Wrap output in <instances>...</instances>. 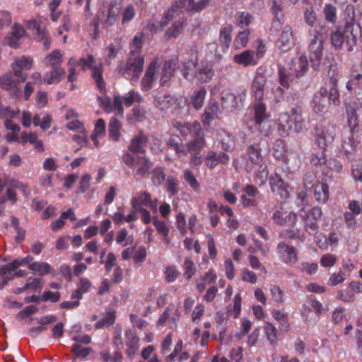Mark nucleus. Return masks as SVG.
Segmentation results:
<instances>
[{"label":"nucleus","mask_w":362,"mask_h":362,"mask_svg":"<svg viewBox=\"0 0 362 362\" xmlns=\"http://www.w3.org/2000/svg\"><path fill=\"white\" fill-rule=\"evenodd\" d=\"M253 110L255 115V122L265 120L271 117L270 113L267 111L266 105L262 100H257L253 105Z\"/></svg>","instance_id":"nucleus-34"},{"label":"nucleus","mask_w":362,"mask_h":362,"mask_svg":"<svg viewBox=\"0 0 362 362\" xmlns=\"http://www.w3.org/2000/svg\"><path fill=\"white\" fill-rule=\"evenodd\" d=\"M303 321L308 325H313L317 322L316 315L313 313L312 308L306 305H303L300 309Z\"/></svg>","instance_id":"nucleus-44"},{"label":"nucleus","mask_w":362,"mask_h":362,"mask_svg":"<svg viewBox=\"0 0 362 362\" xmlns=\"http://www.w3.org/2000/svg\"><path fill=\"white\" fill-rule=\"evenodd\" d=\"M122 126L121 122L115 117H112L108 124V134L111 140L118 141L121 136Z\"/></svg>","instance_id":"nucleus-35"},{"label":"nucleus","mask_w":362,"mask_h":362,"mask_svg":"<svg viewBox=\"0 0 362 362\" xmlns=\"http://www.w3.org/2000/svg\"><path fill=\"white\" fill-rule=\"evenodd\" d=\"M262 148L264 151H269V145L266 141H260L250 144L247 148V154L250 160L254 164H259L263 159Z\"/></svg>","instance_id":"nucleus-16"},{"label":"nucleus","mask_w":362,"mask_h":362,"mask_svg":"<svg viewBox=\"0 0 362 362\" xmlns=\"http://www.w3.org/2000/svg\"><path fill=\"white\" fill-rule=\"evenodd\" d=\"M11 65L19 67V69L23 70H29L32 68L33 61L29 57L22 56L15 59Z\"/></svg>","instance_id":"nucleus-56"},{"label":"nucleus","mask_w":362,"mask_h":362,"mask_svg":"<svg viewBox=\"0 0 362 362\" xmlns=\"http://www.w3.org/2000/svg\"><path fill=\"white\" fill-rule=\"evenodd\" d=\"M288 101L292 103L290 112H283L279 118V132L281 136H286L292 130L291 117L303 115V103L298 97L291 95L288 97Z\"/></svg>","instance_id":"nucleus-6"},{"label":"nucleus","mask_w":362,"mask_h":362,"mask_svg":"<svg viewBox=\"0 0 362 362\" xmlns=\"http://www.w3.org/2000/svg\"><path fill=\"white\" fill-rule=\"evenodd\" d=\"M291 124H292V130L297 133L306 129L305 118L303 115L291 117Z\"/></svg>","instance_id":"nucleus-53"},{"label":"nucleus","mask_w":362,"mask_h":362,"mask_svg":"<svg viewBox=\"0 0 362 362\" xmlns=\"http://www.w3.org/2000/svg\"><path fill=\"white\" fill-rule=\"evenodd\" d=\"M267 340L272 344H275L277 340V329L274 325L269 322H265L264 325Z\"/></svg>","instance_id":"nucleus-51"},{"label":"nucleus","mask_w":362,"mask_h":362,"mask_svg":"<svg viewBox=\"0 0 362 362\" xmlns=\"http://www.w3.org/2000/svg\"><path fill=\"white\" fill-rule=\"evenodd\" d=\"M47 64L52 69L61 68L62 62V54L59 50H54L47 57Z\"/></svg>","instance_id":"nucleus-50"},{"label":"nucleus","mask_w":362,"mask_h":362,"mask_svg":"<svg viewBox=\"0 0 362 362\" xmlns=\"http://www.w3.org/2000/svg\"><path fill=\"white\" fill-rule=\"evenodd\" d=\"M28 268L40 275H45L51 272V266L47 262H35L30 264Z\"/></svg>","instance_id":"nucleus-48"},{"label":"nucleus","mask_w":362,"mask_h":362,"mask_svg":"<svg viewBox=\"0 0 362 362\" xmlns=\"http://www.w3.org/2000/svg\"><path fill=\"white\" fill-rule=\"evenodd\" d=\"M209 53L213 55V62H220L223 54L228 52V49H223L222 47L216 43H210L207 46Z\"/></svg>","instance_id":"nucleus-43"},{"label":"nucleus","mask_w":362,"mask_h":362,"mask_svg":"<svg viewBox=\"0 0 362 362\" xmlns=\"http://www.w3.org/2000/svg\"><path fill=\"white\" fill-rule=\"evenodd\" d=\"M174 126L182 136H187L188 135L194 136L198 132L204 131L197 121L192 122H176Z\"/></svg>","instance_id":"nucleus-23"},{"label":"nucleus","mask_w":362,"mask_h":362,"mask_svg":"<svg viewBox=\"0 0 362 362\" xmlns=\"http://www.w3.org/2000/svg\"><path fill=\"white\" fill-rule=\"evenodd\" d=\"M198 57L196 56L195 60H188L185 62L183 67L181 70L182 76L187 80L190 78L192 75L190 74V71L193 67H196L198 65Z\"/></svg>","instance_id":"nucleus-60"},{"label":"nucleus","mask_w":362,"mask_h":362,"mask_svg":"<svg viewBox=\"0 0 362 362\" xmlns=\"http://www.w3.org/2000/svg\"><path fill=\"white\" fill-rule=\"evenodd\" d=\"M279 49L281 52H286L293 46V33L290 25H286L283 28L278 40Z\"/></svg>","instance_id":"nucleus-17"},{"label":"nucleus","mask_w":362,"mask_h":362,"mask_svg":"<svg viewBox=\"0 0 362 362\" xmlns=\"http://www.w3.org/2000/svg\"><path fill=\"white\" fill-rule=\"evenodd\" d=\"M212 0H177L180 8L194 13H200L207 8Z\"/></svg>","instance_id":"nucleus-14"},{"label":"nucleus","mask_w":362,"mask_h":362,"mask_svg":"<svg viewBox=\"0 0 362 362\" xmlns=\"http://www.w3.org/2000/svg\"><path fill=\"white\" fill-rule=\"evenodd\" d=\"M144 35L142 33H137L133 37L132 42L130 44V52L129 54H141V49L144 45Z\"/></svg>","instance_id":"nucleus-46"},{"label":"nucleus","mask_w":362,"mask_h":362,"mask_svg":"<svg viewBox=\"0 0 362 362\" xmlns=\"http://www.w3.org/2000/svg\"><path fill=\"white\" fill-rule=\"evenodd\" d=\"M106 134V126L103 119H98L95 123V127L91 135L93 138L103 137Z\"/></svg>","instance_id":"nucleus-58"},{"label":"nucleus","mask_w":362,"mask_h":362,"mask_svg":"<svg viewBox=\"0 0 362 362\" xmlns=\"http://www.w3.org/2000/svg\"><path fill=\"white\" fill-rule=\"evenodd\" d=\"M219 111L218 103L215 100L211 101L206 107L204 113L203 115V122L209 123L211 120L219 117Z\"/></svg>","instance_id":"nucleus-33"},{"label":"nucleus","mask_w":362,"mask_h":362,"mask_svg":"<svg viewBox=\"0 0 362 362\" xmlns=\"http://www.w3.org/2000/svg\"><path fill=\"white\" fill-rule=\"evenodd\" d=\"M233 61L236 64L243 65L244 66L257 64L255 59V52L250 49L245 50L239 54H235L233 57Z\"/></svg>","instance_id":"nucleus-30"},{"label":"nucleus","mask_w":362,"mask_h":362,"mask_svg":"<svg viewBox=\"0 0 362 362\" xmlns=\"http://www.w3.org/2000/svg\"><path fill=\"white\" fill-rule=\"evenodd\" d=\"M344 21L345 25H349L351 28H354L355 8L351 4L346 5L344 8Z\"/></svg>","instance_id":"nucleus-54"},{"label":"nucleus","mask_w":362,"mask_h":362,"mask_svg":"<svg viewBox=\"0 0 362 362\" xmlns=\"http://www.w3.org/2000/svg\"><path fill=\"white\" fill-rule=\"evenodd\" d=\"M65 74L62 68L52 69L49 73H47L43 80L48 84L57 83L61 81L62 77Z\"/></svg>","instance_id":"nucleus-39"},{"label":"nucleus","mask_w":362,"mask_h":362,"mask_svg":"<svg viewBox=\"0 0 362 362\" xmlns=\"http://www.w3.org/2000/svg\"><path fill=\"white\" fill-rule=\"evenodd\" d=\"M303 18L305 23L310 28H313L317 23V16L313 6L307 7L303 11Z\"/></svg>","instance_id":"nucleus-49"},{"label":"nucleus","mask_w":362,"mask_h":362,"mask_svg":"<svg viewBox=\"0 0 362 362\" xmlns=\"http://www.w3.org/2000/svg\"><path fill=\"white\" fill-rule=\"evenodd\" d=\"M184 275L186 279L189 280L196 273L195 264L189 259H185L183 264Z\"/></svg>","instance_id":"nucleus-61"},{"label":"nucleus","mask_w":362,"mask_h":362,"mask_svg":"<svg viewBox=\"0 0 362 362\" xmlns=\"http://www.w3.org/2000/svg\"><path fill=\"white\" fill-rule=\"evenodd\" d=\"M122 160L126 165L136 170L134 177L136 180L141 179L149 174L152 163L146 156H134L129 153L124 154Z\"/></svg>","instance_id":"nucleus-7"},{"label":"nucleus","mask_w":362,"mask_h":362,"mask_svg":"<svg viewBox=\"0 0 362 362\" xmlns=\"http://www.w3.org/2000/svg\"><path fill=\"white\" fill-rule=\"evenodd\" d=\"M346 88L352 92L355 107L362 108V73L353 72L346 82Z\"/></svg>","instance_id":"nucleus-10"},{"label":"nucleus","mask_w":362,"mask_h":362,"mask_svg":"<svg viewBox=\"0 0 362 362\" xmlns=\"http://www.w3.org/2000/svg\"><path fill=\"white\" fill-rule=\"evenodd\" d=\"M331 43L335 49H341L344 45L348 52L353 51L357 42V30L349 25H340L330 34Z\"/></svg>","instance_id":"nucleus-3"},{"label":"nucleus","mask_w":362,"mask_h":362,"mask_svg":"<svg viewBox=\"0 0 362 362\" xmlns=\"http://www.w3.org/2000/svg\"><path fill=\"white\" fill-rule=\"evenodd\" d=\"M206 95V90L204 87H202L198 90H195L192 93L190 101L195 110H199L203 107Z\"/></svg>","instance_id":"nucleus-37"},{"label":"nucleus","mask_w":362,"mask_h":362,"mask_svg":"<svg viewBox=\"0 0 362 362\" xmlns=\"http://www.w3.org/2000/svg\"><path fill=\"white\" fill-rule=\"evenodd\" d=\"M156 102L157 105L160 107L161 110L169 109L173 107L177 109L179 106L178 99L170 95H165L158 97Z\"/></svg>","instance_id":"nucleus-38"},{"label":"nucleus","mask_w":362,"mask_h":362,"mask_svg":"<svg viewBox=\"0 0 362 362\" xmlns=\"http://www.w3.org/2000/svg\"><path fill=\"white\" fill-rule=\"evenodd\" d=\"M95 63L94 57L91 54L88 55L87 58H81L78 64L81 66L83 70L90 69L92 70V77L93 78L98 88L101 93L106 91L105 83L103 77L102 64L99 66H93Z\"/></svg>","instance_id":"nucleus-9"},{"label":"nucleus","mask_w":362,"mask_h":362,"mask_svg":"<svg viewBox=\"0 0 362 362\" xmlns=\"http://www.w3.org/2000/svg\"><path fill=\"white\" fill-rule=\"evenodd\" d=\"M184 178L185 181L189 184L190 187L192 188L195 192L199 191V184L192 170L189 169H186L184 172Z\"/></svg>","instance_id":"nucleus-57"},{"label":"nucleus","mask_w":362,"mask_h":362,"mask_svg":"<svg viewBox=\"0 0 362 362\" xmlns=\"http://www.w3.org/2000/svg\"><path fill=\"white\" fill-rule=\"evenodd\" d=\"M272 192L281 199H286L290 196L291 187L282 177L277 173L272 175L269 179Z\"/></svg>","instance_id":"nucleus-11"},{"label":"nucleus","mask_w":362,"mask_h":362,"mask_svg":"<svg viewBox=\"0 0 362 362\" xmlns=\"http://www.w3.org/2000/svg\"><path fill=\"white\" fill-rule=\"evenodd\" d=\"M268 169L266 165H259L258 170L255 173L254 180L256 184L263 185L268 178Z\"/></svg>","instance_id":"nucleus-47"},{"label":"nucleus","mask_w":362,"mask_h":362,"mask_svg":"<svg viewBox=\"0 0 362 362\" xmlns=\"http://www.w3.org/2000/svg\"><path fill=\"white\" fill-rule=\"evenodd\" d=\"M328 29L325 24H319L309 32L308 52L312 67L321 70L329 66V58L324 57V44L327 38Z\"/></svg>","instance_id":"nucleus-1"},{"label":"nucleus","mask_w":362,"mask_h":362,"mask_svg":"<svg viewBox=\"0 0 362 362\" xmlns=\"http://www.w3.org/2000/svg\"><path fill=\"white\" fill-rule=\"evenodd\" d=\"M158 66L159 64L157 59H154L150 63L141 81L142 90L148 91L152 88L157 78V69Z\"/></svg>","instance_id":"nucleus-13"},{"label":"nucleus","mask_w":362,"mask_h":362,"mask_svg":"<svg viewBox=\"0 0 362 362\" xmlns=\"http://www.w3.org/2000/svg\"><path fill=\"white\" fill-rule=\"evenodd\" d=\"M25 29L21 25L15 23L12 28V31L10 35L7 36L4 39L5 44L8 45L11 48H17L19 45L20 40L25 35Z\"/></svg>","instance_id":"nucleus-24"},{"label":"nucleus","mask_w":362,"mask_h":362,"mask_svg":"<svg viewBox=\"0 0 362 362\" xmlns=\"http://www.w3.org/2000/svg\"><path fill=\"white\" fill-rule=\"evenodd\" d=\"M329 197V186L326 183H318L315 186L314 198L320 204H325Z\"/></svg>","instance_id":"nucleus-31"},{"label":"nucleus","mask_w":362,"mask_h":362,"mask_svg":"<svg viewBox=\"0 0 362 362\" xmlns=\"http://www.w3.org/2000/svg\"><path fill=\"white\" fill-rule=\"evenodd\" d=\"M182 12L181 8H180V5L177 1H175L171 6L170 8H168L167 13L165 16L162 18L160 22V29H163L164 27L167 26L170 21H173L175 17L180 15Z\"/></svg>","instance_id":"nucleus-32"},{"label":"nucleus","mask_w":362,"mask_h":362,"mask_svg":"<svg viewBox=\"0 0 362 362\" xmlns=\"http://www.w3.org/2000/svg\"><path fill=\"white\" fill-rule=\"evenodd\" d=\"M178 64V58L175 57L166 61L163 66L160 78L161 86H165L173 76L175 71Z\"/></svg>","instance_id":"nucleus-26"},{"label":"nucleus","mask_w":362,"mask_h":362,"mask_svg":"<svg viewBox=\"0 0 362 362\" xmlns=\"http://www.w3.org/2000/svg\"><path fill=\"white\" fill-rule=\"evenodd\" d=\"M283 3L279 0H274L271 6V11L274 15V18L279 22L281 21L284 16L283 12Z\"/></svg>","instance_id":"nucleus-55"},{"label":"nucleus","mask_w":362,"mask_h":362,"mask_svg":"<svg viewBox=\"0 0 362 362\" xmlns=\"http://www.w3.org/2000/svg\"><path fill=\"white\" fill-rule=\"evenodd\" d=\"M308 69V62L305 55H301L296 61L291 59L290 67L279 66V79L280 84L287 88L291 81H293L295 77H300Z\"/></svg>","instance_id":"nucleus-4"},{"label":"nucleus","mask_w":362,"mask_h":362,"mask_svg":"<svg viewBox=\"0 0 362 362\" xmlns=\"http://www.w3.org/2000/svg\"><path fill=\"white\" fill-rule=\"evenodd\" d=\"M124 105L127 107H130L135 103H141L143 100L141 95L134 90H130L124 96Z\"/></svg>","instance_id":"nucleus-59"},{"label":"nucleus","mask_w":362,"mask_h":362,"mask_svg":"<svg viewBox=\"0 0 362 362\" xmlns=\"http://www.w3.org/2000/svg\"><path fill=\"white\" fill-rule=\"evenodd\" d=\"M121 4H112L108 9L107 16L105 21L106 25L111 26L115 23L121 10Z\"/></svg>","instance_id":"nucleus-42"},{"label":"nucleus","mask_w":362,"mask_h":362,"mask_svg":"<svg viewBox=\"0 0 362 362\" xmlns=\"http://www.w3.org/2000/svg\"><path fill=\"white\" fill-rule=\"evenodd\" d=\"M205 144L204 132H199L194 136V139L187 144V150L189 153L199 151Z\"/></svg>","instance_id":"nucleus-36"},{"label":"nucleus","mask_w":362,"mask_h":362,"mask_svg":"<svg viewBox=\"0 0 362 362\" xmlns=\"http://www.w3.org/2000/svg\"><path fill=\"white\" fill-rule=\"evenodd\" d=\"M310 162L315 167L325 165L327 164V158L325 156V151L321 150L320 153L312 154Z\"/></svg>","instance_id":"nucleus-63"},{"label":"nucleus","mask_w":362,"mask_h":362,"mask_svg":"<svg viewBox=\"0 0 362 362\" xmlns=\"http://www.w3.org/2000/svg\"><path fill=\"white\" fill-rule=\"evenodd\" d=\"M250 35V30H245L243 31L239 32L237 36L235 37L233 42L235 48L238 49L246 47L248 42Z\"/></svg>","instance_id":"nucleus-45"},{"label":"nucleus","mask_w":362,"mask_h":362,"mask_svg":"<svg viewBox=\"0 0 362 362\" xmlns=\"http://www.w3.org/2000/svg\"><path fill=\"white\" fill-rule=\"evenodd\" d=\"M314 132L315 144H316L320 150L326 151L328 144L334 141L333 135L328 128L322 124L316 125Z\"/></svg>","instance_id":"nucleus-12"},{"label":"nucleus","mask_w":362,"mask_h":362,"mask_svg":"<svg viewBox=\"0 0 362 362\" xmlns=\"http://www.w3.org/2000/svg\"><path fill=\"white\" fill-rule=\"evenodd\" d=\"M272 219L277 225H286L289 227H293L297 221L296 215L293 212L286 214L278 209L273 213Z\"/></svg>","instance_id":"nucleus-20"},{"label":"nucleus","mask_w":362,"mask_h":362,"mask_svg":"<svg viewBox=\"0 0 362 362\" xmlns=\"http://www.w3.org/2000/svg\"><path fill=\"white\" fill-rule=\"evenodd\" d=\"M131 204L132 208H136L138 210L144 206H149L153 210H156L157 208L156 201H153L151 194L146 192L139 193L136 197H133L131 199Z\"/></svg>","instance_id":"nucleus-21"},{"label":"nucleus","mask_w":362,"mask_h":362,"mask_svg":"<svg viewBox=\"0 0 362 362\" xmlns=\"http://www.w3.org/2000/svg\"><path fill=\"white\" fill-rule=\"evenodd\" d=\"M0 87L11 92L13 95H18L21 93V89L18 87V83L13 78L11 73H5L0 76Z\"/></svg>","instance_id":"nucleus-25"},{"label":"nucleus","mask_w":362,"mask_h":362,"mask_svg":"<svg viewBox=\"0 0 362 362\" xmlns=\"http://www.w3.org/2000/svg\"><path fill=\"white\" fill-rule=\"evenodd\" d=\"M337 8L332 4H325L322 9V13L326 22L335 24L337 21Z\"/></svg>","instance_id":"nucleus-40"},{"label":"nucleus","mask_w":362,"mask_h":362,"mask_svg":"<svg viewBox=\"0 0 362 362\" xmlns=\"http://www.w3.org/2000/svg\"><path fill=\"white\" fill-rule=\"evenodd\" d=\"M126 345L128 349L126 350L127 355L129 358H132L138 350L139 338L136 336L134 331L129 329L125 332Z\"/></svg>","instance_id":"nucleus-28"},{"label":"nucleus","mask_w":362,"mask_h":362,"mask_svg":"<svg viewBox=\"0 0 362 362\" xmlns=\"http://www.w3.org/2000/svg\"><path fill=\"white\" fill-rule=\"evenodd\" d=\"M266 84V77L262 74L257 73L252 83V90L256 100H264V95L267 90Z\"/></svg>","instance_id":"nucleus-15"},{"label":"nucleus","mask_w":362,"mask_h":362,"mask_svg":"<svg viewBox=\"0 0 362 362\" xmlns=\"http://www.w3.org/2000/svg\"><path fill=\"white\" fill-rule=\"evenodd\" d=\"M233 30V27L230 24H226L221 27L217 44L222 47L223 49H229L232 42Z\"/></svg>","instance_id":"nucleus-27"},{"label":"nucleus","mask_w":362,"mask_h":362,"mask_svg":"<svg viewBox=\"0 0 362 362\" xmlns=\"http://www.w3.org/2000/svg\"><path fill=\"white\" fill-rule=\"evenodd\" d=\"M165 174L164 169L161 167H156L152 173V181L155 185H160L164 181Z\"/></svg>","instance_id":"nucleus-64"},{"label":"nucleus","mask_w":362,"mask_h":362,"mask_svg":"<svg viewBox=\"0 0 362 362\" xmlns=\"http://www.w3.org/2000/svg\"><path fill=\"white\" fill-rule=\"evenodd\" d=\"M148 141V136L144 132H139L132 139L128 150L133 154L144 153L146 151L145 146Z\"/></svg>","instance_id":"nucleus-22"},{"label":"nucleus","mask_w":362,"mask_h":362,"mask_svg":"<svg viewBox=\"0 0 362 362\" xmlns=\"http://www.w3.org/2000/svg\"><path fill=\"white\" fill-rule=\"evenodd\" d=\"M276 249L285 263L294 264L298 262L297 252L294 247L281 242Z\"/></svg>","instance_id":"nucleus-19"},{"label":"nucleus","mask_w":362,"mask_h":362,"mask_svg":"<svg viewBox=\"0 0 362 362\" xmlns=\"http://www.w3.org/2000/svg\"><path fill=\"white\" fill-rule=\"evenodd\" d=\"M246 90L243 89L241 93L235 94L230 90H225L221 93V109L226 112H234L243 102L245 100Z\"/></svg>","instance_id":"nucleus-8"},{"label":"nucleus","mask_w":362,"mask_h":362,"mask_svg":"<svg viewBox=\"0 0 362 362\" xmlns=\"http://www.w3.org/2000/svg\"><path fill=\"white\" fill-rule=\"evenodd\" d=\"M255 125L258 127L260 134L264 136H269L273 132L274 122L269 119L255 122Z\"/></svg>","instance_id":"nucleus-41"},{"label":"nucleus","mask_w":362,"mask_h":362,"mask_svg":"<svg viewBox=\"0 0 362 362\" xmlns=\"http://www.w3.org/2000/svg\"><path fill=\"white\" fill-rule=\"evenodd\" d=\"M214 76V70L211 64L202 62L197 67L194 73V78L202 83H208Z\"/></svg>","instance_id":"nucleus-18"},{"label":"nucleus","mask_w":362,"mask_h":362,"mask_svg":"<svg viewBox=\"0 0 362 362\" xmlns=\"http://www.w3.org/2000/svg\"><path fill=\"white\" fill-rule=\"evenodd\" d=\"M342 148L346 153L347 158L349 160L354 159L356 144L351 133H344Z\"/></svg>","instance_id":"nucleus-29"},{"label":"nucleus","mask_w":362,"mask_h":362,"mask_svg":"<svg viewBox=\"0 0 362 362\" xmlns=\"http://www.w3.org/2000/svg\"><path fill=\"white\" fill-rule=\"evenodd\" d=\"M144 64V54H129L127 62H120L117 71L127 78L137 81L143 71Z\"/></svg>","instance_id":"nucleus-5"},{"label":"nucleus","mask_w":362,"mask_h":362,"mask_svg":"<svg viewBox=\"0 0 362 362\" xmlns=\"http://www.w3.org/2000/svg\"><path fill=\"white\" fill-rule=\"evenodd\" d=\"M183 30L182 23L180 22H175L170 28H168L165 33V37L167 40L172 37H178Z\"/></svg>","instance_id":"nucleus-52"},{"label":"nucleus","mask_w":362,"mask_h":362,"mask_svg":"<svg viewBox=\"0 0 362 362\" xmlns=\"http://www.w3.org/2000/svg\"><path fill=\"white\" fill-rule=\"evenodd\" d=\"M92 350L90 347H82L78 343L73 344L71 347V351L76 358H84L88 356Z\"/></svg>","instance_id":"nucleus-62"},{"label":"nucleus","mask_w":362,"mask_h":362,"mask_svg":"<svg viewBox=\"0 0 362 362\" xmlns=\"http://www.w3.org/2000/svg\"><path fill=\"white\" fill-rule=\"evenodd\" d=\"M313 110L317 114H324L328 112L331 103L334 106L341 103L339 92L337 88V80L334 77L329 78L326 87H322L313 96Z\"/></svg>","instance_id":"nucleus-2"}]
</instances>
